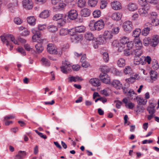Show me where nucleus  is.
Segmentation results:
<instances>
[{
	"instance_id": "1",
	"label": "nucleus",
	"mask_w": 159,
	"mask_h": 159,
	"mask_svg": "<svg viewBox=\"0 0 159 159\" xmlns=\"http://www.w3.org/2000/svg\"><path fill=\"white\" fill-rule=\"evenodd\" d=\"M101 70L102 73L99 75V78L101 81L106 84H110V78L106 73H107L109 71V70L107 68V66H102L101 68Z\"/></svg>"
},
{
	"instance_id": "2",
	"label": "nucleus",
	"mask_w": 159,
	"mask_h": 159,
	"mask_svg": "<svg viewBox=\"0 0 159 159\" xmlns=\"http://www.w3.org/2000/svg\"><path fill=\"white\" fill-rule=\"evenodd\" d=\"M32 32L34 34L32 36V41L33 42L37 41L38 42L42 43L43 39L41 38V34L39 31L35 29H33Z\"/></svg>"
},
{
	"instance_id": "3",
	"label": "nucleus",
	"mask_w": 159,
	"mask_h": 159,
	"mask_svg": "<svg viewBox=\"0 0 159 159\" xmlns=\"http://www.w3.org/2000/svg\"><path fill=\"white\" fill-rule=\"evenodd\" d=\"M62 66H61V71L64 73L67 74L68 72L71 70V65L69 62L67 61H65L64 62L62 61Z\"/></svg>"
},
{
	"instance_id": "4",
	"label": "nucleus",
	"mask_w": 159,
	"mask_h": 159,
	"mask_svg": "<svg viewBox=\"0 0 159 159\" xmlns=\"http://www.w3.org/2000/svg\"><path fill=\"white\" fill-rule=\"evenodd\" d=\"M53 19L54 20H58V24L61 26H63L65 23L66 20L63 18L62 14H57L55 15L53 17Z\"/></svg>"
},
{
	"instance_id": "5",
	"label": "nucleus",
	"mask_w": 159,
	"mask_h": 159,
	"mask_svg": "<svg viewBox=\"0 0 159 159\" xmlns=\"http://www.w3.org/2000/svg\"><path fill=\"white\" fill-rule=\"evenodd\" d=\"M104 25V23L102 20H100L95 23L94 24L93 27L91 29L94 31L97 30L99 31L102 29Z\"/></svg>"
},
{
	"instance_id": "6",
	"label": "nucleus",
	"mask_w": 159,
	"mask_h": 159,
	"mask_svg": "<svg viewBox=\"0 0 159 159\" xmlns=\"http://www.w3.org/2000/svg\"><path fill=\"white\" fill-rule=\"evenodd\" d=\"M157 15L156 12H152L151 14L150 20L151 22L150 24L152 26H155L159 24L158 20L157 19Z\"/></svg>"
},
{
	"instance_id": "7",
	"label": "nucleus",
	"mask_w": 159,
	"mask_h": 159,
	"mask_svg": "<svg viewBox=\"0 0 159 159\" xmlns=\"http://www.w3.org/2000/svg\"><path fill=\"white\" fill-rule=\"evenodd\" d=\"M132 27V23L129 21H126L123 24V28L124 30L127 33H129L131 31Z\"/></svg>"
},
{
	"instance_id": "8",
	"label": "nucleus",
	"mask_w": 159,
	"mask_h": 159,
	"mask_svg": "<svg viewBox=\"0 0 159 159\" xmlns=\"http://www.w3.org/2000/svg\"><path fill=\"white\" fill-rule=\"evenodd\" d=\"M159 43V35H154L150 39V45L152 47L156 46Z\"/></svg>"
},
{
	"instance_id": "9",
	"label": "nucleus",
	"mask_w": 159,
	"mask_h": 159,
	"mask_svg": "<svg viewBox=\"0 0 159 159\" xmlns=\"http://www.w3.org/2000/svg\"><path fill=\"white\" fill-rule=\"evenodd\" d=\"M140 8L139 9V12L140 15L142 16L146 17L149 14V6H148Z\"/></svg>"
},
{
	"instance_id": "10",
	"label": "nucleus",
	"mask_w": 159,
	"mask_h": 159,
	"mask_svg": "<svg viewBox=\"0 0 159 159\" xmlns=\"http://www.w3.org/2000/svg\"><path fill=\"white\" fill-rule=\"evenodd\" d=\"M78 16L77 11L75 10L72 9L69 12L68 17L70 20H74L76 19Z\"/></svg>"
},
{
	"instance_id": "11",
	"label": "nucleus",
	"mask_w": 159,
	"mask_h": 159,
	"mask_svg": "<svg viewBox=\"0 0 159 159\" xmlns=\"http://www.w3.org/2000/svg\"><path fill=\"white\" fill-rule=\"evenodd\" d=\"M153 70H151L150 71V82L151 83L153 82L154 81L156 80L157 78V73L155 71Z\"/></svg>"
},
{
	"instance_id": "12",
	"label": "nucleus",
	"mask_w": 159,
	"mask_h": 159,
	"mask_svg": "<svg viewBox=\"0 0 159 159\" xmlns=\"http://www.w3.org/2000/svg\"><path fill=\"white\" fill-rule=\"evenodd\" d=\"M23 7L26 9L30 10L33 7V3L30 0H24L22 1Z\"/></svg>"
},
{
	"instance_id": "13",
	"label": "nucleus",
	"mask_w": 159,
	"mask_h": 159,
	"mask_svg": "<svg viewBox=\"0 0 159 159\" xmlns=\"http://www.w3.org/2000/svg\"><path fill=\"white\" fill-rule=\"evenodd\" d=\"M151 64V68L154 70H157L159 68V65L158 61L154 59L152 60L150 57V64Z\"/></svg>"
},
{
	"instance_id": "14",
	"label": "nucleus",
	"mask_w": 159,
	"mask_h": 159,
	"mask_svg": "<svg viewBox=\"0 0 159 159\" xmlns=\"http://www.w3.org/2000/svg\"><path fill=\"white\" fill-rule=\"evenodd\" d=\"M111 6L112 8L115 10H118L122 8L121 3L119 2L116 1L112 2Z\"/></svg>"
},
{
	"instance_id": "15",
	"label": "nucleus",
	"mask_w": 159,
	"mask_h": 159,
	"mask_svg": "<svg viewBox=\"0 0 159 159\" xmlns=\"http://www.w3.org/2000/svg\"><path fill=\"white\" fill-rule=\"evenodd\" d=\"M111 84L112 86L117 89H120L122 88V84L118 80H113Z\"/></svg>"
},
{
	"instance_id": "16",
	"label": "nucleus",
	"mask_w": 159,
	"mask_h": 159,
	"mask_svg": "<svg viewBox=\"0 0 159 159\" xmlns=\"http://www.w3.org/2000/svg\"><path fill=\"white\" fill-rule=\"evenodd\" d=\"M47 50L48 52L50 54L56 53V49L53 44L49 43L47 45Z\"/></svg>"
},
{
	"instance_id": "17",
	"label": "nucleus",
	"mask_w": 159,
	"mask_h": 159,
	"mask_svg": "<svg viewBox=\"0 0 159 159\" xmlns=\"http://www.w3.org/2000/svg\"><path fill=\"white\" fill-rule=\"evenodd\" d=\"M122 101L125 104L126 107L129 109H133L134 106V103L131 102H128V100L126 98H124Z\"/></svg>"
},
{
	"instance_id": "18",
	"label": "nucleus",
	"mask_w": 159,
	"mask_h": 159,
	"mask_svg": "<svg viewBox=\"0 0 159 159\" xmlns=\"http://www.w3.org/2000/svg\"><path fill=\"white\" fill-rule=\"evenodd\" d=\"M26 152L25 151H20L16 155L15 159H23L26 155Z\"/></svg>"
},
{
	"instance_id": "19",
	"label": "nucleus",
	"mask_w": 159,
	"mask_h": 159,
	"mask_svg": "<svg viewBox=\"0 0 159 159\" xmlns=\"http://www.w3.org/2000/svg\"><path fill=\"white\" fill-rule=\"evenodd\" d=\"M149 23L147 22L144 25V29L142 31V34L146 36L149 33Z\"/></svg>"
},
{
	"instance_id": "20",
	"label": "nucleus",
	"mask_w": 159,
	"mask_h": 159,
	"mask_svg": "<svg viewBox=\"0 0 159 159\" xmlns=\"http://www.w3.org/2000/svg\"><path fill=\"white\" fill-rule=\"evenodd\" d=\"M91 14V11L87 8H84L80 11V14L81 16L86 17L89 16Z\"/></svg>"
},
{
	"instance_id": "21",
	"label": "nucleus",
	"mask_w": 159,
	"mask_h": 159,
	"mask_svg": "<svg viewBox=\"0 0 159 159\" xmlns=\"http://www.w3.org/2000/svg\"><path fill=\"white\" fill-rule=\"evenodd\" d=\"M157 104V102L156 101H153L152 102L150 103V114L155 113L156 111L155 107Z\"/></svg>"
},
{
	"instance_id": "22",
	"label": "nucleus",
	"mask_w": 159,
	"mask_h": 159,
	"mask_svg": "<svg viewBox=\"0 0 159 159\" xmlns=\"http://www.w3.org/2000/svg\"><path fill=\"white\" fill-rule=\"evenodd\" d=\"M10 34H6L5 36L1 35L0 36V38L2 42L3 43H6V45L8 46L9 44V39Z\"/></svg>"
},
{
	"instance_id": "23",
	"label": "nucleus",
	"mask_w": 159,
	"mask_h": 159,
	"mask_svg": "<svg viewBox=\"0 0 159 159\" xmlns=\"http://www.w3.org/2000/svg\"><path fill=\"white\" fill-rule=\"evenodd\" d=\"M89 82L93 86H98L101 85V82L99 80L96 78L91 79Z\"/></svg>"
},
{
	"instance_id": "24",
	"label": "nucleus",
	"mask_w": 159,
	"mask_h": 159,
	"mask_svg": "<svg viewBox=\"0 0 159 159\" xmlns=\"http://www.w3.org/2000/svg\"><path fill=\"white\" fill-rule=\"evenodd\" d=\"M128 9L131 11H134L137 9V7L135 3H130L127 5Z\"/></svg>"
},
{
	"instance_id": "25",
	"label": "nucleus",
	"mask_w": 159,
	"mask_h": 159,
	"mask_svg": "<svg viewBox=\"0 0 159 159\" xmlns=\"http://www.w3.org/2000/svg\"><path fill=\"white\" fill-rule=\"evenodd\" d=\"M35 45V48L36 49V52L37 53H41L43 50V46L42 43L38 42Z\"/></svg>"
},
{
	"instance_id": "26",
	"label": "nucleus",
	"mask_w": 159,
	"mask_h": 159,
	"mask_svg": "<svg viewBox=\"0 0 159 159\" xmlns=\"http://www.w3.org/2000/svg\"><path fill=\"white\" fill-rule=\"evenodd\" d=\"M134 42L135 43V47L136 49H141L142 47V44L140 39H134Z\"/></svg>"
},
{
	"instance_id": "27",
	"label": "nucleus",
	"mask_w": 159,
	"mask_h": 159,
	"mask_svg": "<svg viewBox=\"0 0 159 159\" xmlns=\"http://www.w3.org/2000/svg\"><path fill=\"white\" fill-rule=\"evenodd\" d=\"M106 39L102 35H100L97 39L96 43L98 44H102L106 42Z\"/></svg>"
},
{
	"instance_id": "28",
	"label": "nucleus",
	"mask_w": 159,
	"mask_h": 159,
	"mask_svg": "<svg viewBox=\"0 0 159 159\" xmlns=\"http://www.w3.org/2000/svg\"><path fill=\"white\" fill-rule=\"evenodd\" d=\"M103 35L106 40L111 39L113 36L111 32L107 30L104 32Z\"/></svg>"
},
{
	"instance_id": "29",
	"label": "nucleus",
	"mask_w": 159,
	"mask_h": 159,
	"mask_svg": "<svg viewBox=\"0 0 159 159\" xmlns=\"http://www.w3.org/2000/svg\"><path fill=\"white\" fill-rule=\"evenodd\" d=\"M127 95L130 97L131 99H134L135 98L137 99V94L134 92L133 89H129Z\"/></svg>"
},
{
	"instance_id": "30",
	"label": "nucleus",
	"mask_w": 159,
	"mask_h": 159,
	"mask_svg": "<svg viewBox=\"0 0 159 159\" xmlns=\"http://www.w3.org/2000/svg\"><path fill=\"white\" fill-rule=\"evenodd\" d=\"M122 16V15L121 13H115L112 14L111 18L114 20H118L121 19Z\"/></svg>"
},
{
	"instance_id": "31",
	"label": "nucleus",
	"mask_w": 159,
	"mask_h": 159,
	"mask_svg": "<svg viewBox=\"0 0 159 159\" xmlns=\"http://www.w3.org/2000/svg\"><path fill=\"white\" fill-rule=\"evenodd\" d=\"M49 16V12L48 10H44L39 15V17L42 18H46Z\"/></svg>"
},
{
	"instance_id": "32",
	"label": "nucleus",
	"mask_w": 159,
	"mask_h": 159,
	"mask_svg": "<svg viewBox=\"0 0 159 159\" xmlns=\"http://www.w3.org/2000/svg\"><path fill=\"white\" fill-rule=\"evenodd\" d=\"M84 37L86 39L88 40H91L94 38L92 33L90 32H87L85 33Z\"/></svg>"
},
{
	"instance_id": "33",
	"label": "nucleus",
	"mask_w": 159,
	"mask_h": 159,
	"mask_svg": "<svg viewBox=\"0 0 159 159\" xmlns=\"http://www.w3.org/2000/svg\"><path fill=\"white\" fill-rule=\"evenodd\" d=\"M142 53V51L141 49H135L132 51V54L135 55V57H139Z\"/></svg>"
},
{
	"instance_id": "34",
	"label": "nucleus",
	"mask_w": 159,
	"mask_h": 159,
	"mask_svg": "<svg viewBox=\"0 0 159 159\" xmlns=\"http://www.w3.org/2000/svg\"><path fill=\"white\" fill-rule=\"evenodd\" d=\"M27 21L28 23L32 25L35 24V19L34 16H30L27 18Z\"/></svg>"
},
{
	"instance_id": "35",
	"label": "nucleus",
	"mask_w": 159,
	"mask_h": 159,
	"mask_svg": "<svg viewBox=\"0 0 159 159\" xmlns=\"http://www.w3.org/2000/svg\"><path fill=\"white\" fill-rule=\"evenodd\" d=\"M141 32V30L140 29H136L133 32V36L135 38V39H139V36Z\"/></svg>"
},
{
	"instance_id": "36",
	"label": "nucleus",
	"mask_w": 159,
	"mask_h": 159,
	"mask_svg": "<svg viewBox=\"0 0 159 159\" xmlns=\"http://www.w3.org/2000/svg\"><path fill=\"white\" fill-rule=\"evenodd\" d=\"M117 64L119 67H123L125 65V60L123 58H120L118 61Z\"/></svg>"
},
{
	"instance_id": "37",
	"label": "nucleus",
	"mask_w": 159,
	"mask_h": 159,
	"mask_svg": "<svg viewBox=\"0 0 159 159\" xmlns=\"http://www.w3.org/2000/svg\"><path fill=\"white\" fill-rule=\"evenodd\" d=\"M69 33L68 30L65 28H62L59 31V35L63 36L67 35Z\"/></svg>"
},
{
	"instance_id": "38",
	"label": "nucleus",
	"mask_w": 159,
	"mask_h": 159,
	"mask_svg": "<svg viewBox=\"0 0 159 159\" xmlns=\"http://www.w3.org/2000/svg\"><path fill=\"white\" fill-rule=\"evenodd\" d=\"M141 64L142 65L145 64L147 62L149 64V56H147L146 57L145 56H142L141 57Z\"/></svg>"
},
{
	"instance_id": "39",
	"label": "nucleus",
	"mask_w": 159,
	"mask_h": 159,
	"mask_svg": "<svg viewBox=\"0 0 159 159\" xmlns=\"http://www.w3.org/2000/svg\"><path fill=\"white\" fill-rule=\"evenodd\" d=\"M85 28L83 25L76 27H75V30L76 32L81 33L85 31Z\"/></svg>"
},
{
	"instance_id": "40",
	"label": "nucleus",
	"mask_w": 159,
	"mask_h": 159,
	"mask_svg": "<svg viewBox=\"0 0 159 159\" xmlns=\"http://www.w3.org/2000/svg\"><path fill=\"white\" fill-rule=\"evenodd\" d=\"M129 41V39L126 36L122 37L120 40V43L123 45L126 44Z\"/></svg>"
},
{
	"instance_id": "41",
	"label": "nucleus",
	"mask_w": 159,
	"mask_h": 159,
	"mask_svg": "<svg viewBox=\"0 0 159 159\" xmlns=\"http://www.w3.org/2000/svg\"><path fill=\"white\" fill-rule=\"evenodd\" d=\"M69 79H70V82H72V81L75 82L78 80H83L81 77L78 76L75 77L72 76L69 78Z\"/></svg>"
},
{
	"instance_id": "42",
	"label": "nucleus",
	"mask_w": 159,
	"mask_h": 159,
	"mask_svg": "<svg viewBox=\"0 0 159 159\" xmlns=\"http://www.w3.org/2000/svg\"><path fill=\"white\" fill-rule=\"evenodd\" d=\"M48 30L52 32H54L57 30V27L53 25H51L48 27Z\"/></svg>"
},
{
	"instance_id": "43",
	"label": "nucleus",
	"mask_w": 159,
	"mask_h": 159,
	"mask_svg": "<svg viewBox=\"0 0 159 159\" xmlns=\"http://www.w3.org/2000/svg\"><path fill=\"white\" fill-rule=\"evenodd\" d=\"M132 69L131 67L129 66H126L124 69V72L125 74H131Z\"/></svg>"
},
{
	"instance_id": "44",
	"label": "nucleus",
	"mask_w": 159,
	"mask_h": 159,
	"mask_svg": "<svg viewBox=\"0 0 159 159\" xmlns=\"http://www.w3.org/2000/svg\"><path fill=\"white\" fill-rule=\"evenodd\" d=\"M98 2V0H89L88 4L91 7H94L96 5Z\"/></svg>"
},
{
	"instance_id": "45",
	"label": "nucleus",
	"mask_w": 159,
	"mask_h": 159,
	"mask_svg": "<svg viewBox=\"0 0 159 159\" xmlns=\"http://www.w3.org/2000/svg\"><path fill=\"white\" fill-rule=\"evenodd\" d=\"M43 65L48 66L50 65V63L48 60L44 57H43L41 60Z\"/></svg>"
},
{
	"instance_id": "46",
	"label": "nucleus",
	"mask_w": 159,
	"mask_h": 159,
	"mask_svg": "<svg viewBox=\"0 0 159 159\" xmlns=\"http://www.w3.org/2000/svg\"><path fill=\"white\" fill-rule=\"evenodd\" d=\"M150 120L152 119H154V120L158 122H159V117L156 116L155 113H152L150 114L149 116Z\"/></svg>"
},
{
	"instance_id": "47",
	"label": "nucleus",
	"mask_w": 159,
	"mask_h": 159,
	"mask_svg": "<svg viewBox=\"0 0 159 159\" xmlns=\"http://www.w3.org/2000/svg\"><path fill=\"white\" fill-rule=\"evenodd\" d=\"M85 3L86 2L85 0H79L77 2L78 6L80 8L84 7Z\"/></svg>"
},
{
	"instance_id": "48",
	"label": "nucleus",
	"mask_w": 159,
	"mask_h": 159,
	"mask_svg": "<svg viewBox=\"0 0 159 159\" xmlns=\"http://www.w3.org/2000/svg\"><path fill=\"white\" fill-rule=\"evenodd\" d=\"M93 14L94 18H98L101 16V13L100 10H96L93 12Z\"/></svg>"
},
{
	"instance_id": "49",
	"label": "nucleus",
	"mask_w": 159,
	"mask_h": 159,
	"mask_svg": "<svg viewBox=\"0 0 159 159\" xmlns=\"http://www.w3.org/2000/svg\"><path fill=\"white\" fill-rule=\"evenodd\" d=\"M141 57L139 58V57H135L134 59V63L136 65L141 64Z\"/></svg>"
},
{
	"instance_id": "50",
	"label": "nucleus",
	"mask_w": 159,
	"mask_h": 159,
	"mask_svg": "<svg viewBox=\"0 0 159 159\" xmlns=\"http://www.w3.org/2000/svg\"><path fill=\"white\" fill-rule=\"evenodd\" d=\"M138 103L140 105H144L147 102L146 99H144L141 98H139L138 99Z\"/></svg>"
},
{
	"instance_id": "51",
	"label": "nucleus",
	"mask_w": 159,
	"mask_h": 159,
	"mask_svg": "<svg viewBox=\"0 0 159 159\" xmlns=\"http://www.w3.org/2000/svg\"><path fill=\"white\" fill-rule=\"evenodd\" d=\"M103 58L104 61L107 62H108L109 60V55L108 53L105 52L102 54Z\"/></svg>"
},
{
	"instance_id": "52",
	"label": "nucleus",
	"mask_w": 159,
	"mask_h": 159,
	"mask_svg": "<svg viewBox=\"0 0 159 159\" xmlns=\"http://www.w3.org/2000/svg\"><path fill=\"white\" fill-rule=\"evenodd\" d=\"M139 4L142 7H145L147 4V0H138Z\"/></svg>"
},
{
	"instance_id": "53",
	"label": "nucleus",
	"mask_w": 159,
	"mask_h": 159,
	"mask_svg": "<svg viewBox=\"0 0 159 159\" xmlns=\"http://www.w3.org/2000/svg\"><path fill=\"white\" fill-rule=\"evenodd\" d=\"M107 3L106 0H102L100 3V8L102 9L105 8L107 5Z\"/></svg>"
},
{
	"instance_id": "54",
	"label": "nucleus",
	"mask_w": 159,
	"mask_h": 159,
	"mask_svg": "<svg viewBox=\"0 0 159 159\" xmlns=\"http://www.w3.org/2000/svg\"><path fill=\"white\" fill-rule=\"evenodd\" d=\"M8 10L12 13L14 12L15 11L14 7L12 3H10L7 5Z\"/></svg>"
},
{
	"instance_id": "55",
	"label": "nucleus",
	"mask_w": 159,
	"mask_h": 159,
	"mask_svg": "<svg viewBox=\"0 0 159 159\" xmlns=\"http://www.w3.org/2000/svg\"><path fill=\"white\" fill-rule=\"evenodd\" d=\"M81 39V37L80 36L77 35L73 36L72 38L74 40V41L76 43L80 40Z\"/></svg>"
},
{
	"instance_id": "56",
	"label": "nucleus",
	"mask_w": 159,
	"mask_h": 159,
	"mask_svg": "<svg viewBox=\"0 0 159 159\" xmlns=\"http://www.w3.org/2000/svg\"><path fill=\"white\" fill-rule=\"evenodd\" d=\"M9 36V39H10L15 44L19 45L18 42L15 39L14 37L12 35L10 34Z\"/></svg>"
},
{
	"instance_id": "57",
	"label": "nucleus",
	"mask_w": 159,
	"mask_h": 159,
	"mask_svg": "<svg viewBox=\"0 0 159 159\" xmlns=\"http://www.w3.org/2000/svg\"><path fill=\"white\" fill-rule=\"evenodd\" d=\"M133 51L131 50L130 49H126L124 51V54L127 56H129L130 54H132Z\"/></svg>"
},
{
	"instance_id": "58",
	"label": "nucleus",
	"mask_w": 159,
	"mask_h": 159,
	"mask_svg": "<svg viewBox=\"0 0 159 159\" xmlns=\"http://www.w3.org/2000/svg\"><path fill=\"white\" fill-rule=\"evenodd\" d=\"M120 28L118 27H115L113 28L112 30L111 33L115 34H117L119 31Z\"/></svg>"
},
{
	"instance_id": "59",
	"label": "nucleus",
	"mask_w": 159,
	"mask_h": 159,
	"mask_svg": "<svg viewBox=\"0 0 159 159\" xmlns=\"http://www.w3.org/2000/svg\"><path fill=\"white\" fill-rule=\"evenodd\" d=\"M127 49L131 50L134 46V43L132 41H129L126 44Z\"/></svg>"
},
{
	"instance_id": "60",
	"label": "nucleus",
	"mask_w": 159,
	"mask_h": 159,
	"mask_svg": "<svg viewBox=\"0 0 159 159\" xmlns=\"http://www.w3.org/2000/svg\"><path fill=\"white\" fill-rule=\"evenodd\" d=\"M14 22L17 25H20L22 22L21 20L19 17H16L14 19Z\"/></svg>"
},
{
	"instance_id": "61",
	"label": "nucleus",
	"mask_w": 159,
	"mask_h": 159,
	"mask_svg": "<svg viewBox=\"0 0 159 159\" xmlns=\"http://www.w3.org/2000/svg\"><path fill=\"white\" fill-rule=\"evenodd\" d=\"M65 48H58L56 49V53H58L60 55H61L63 51L65 50Z\"/></svg>"
},
{
	"instance_id": "62",
	"label": "nucleus",
	"mask_w": 159,
	"mask_h": 159,
	"mask_svg": "<svg viewBox=\"0 0 159 159\" xmlns=\"http://www.w3.org/2000/svg\"><path fill=\"white\" fill-rule=\"evenodd\" d=\"M66 4L63 1H60L58 2V7L59 9L63 8L66 7Z\"/></svg>"
},
{
	"instance_id": "63",
	"label": "nucleus",
	"mask_w": 159,
	"mask_h": 159,
	"mask_svg": "<svg viewBox=\"0 0 159 159\" xmlns=\"http://www.w3.org/2000/svg\"><path fill=\"white\" fill-rule=\"evenodd\" d=\"M135 78L134 77H131L127 79L126 80L129 82V84H131L135 82Z\"/></svg>"
},
{
	"instance_id": "64",
	"label": "nucleus",
	"mask_w": 159,
	"mask_h": 159,
	"mask_svg": "<svg viewBox=\"0 0 159 159\" xmlns=\"http://www.w3.org/2000/svg\"><path fill=\"white\" fill-rule=\"evenodd\" d=\"M18 51L23 56H25L26 54L25 51L22 48H18Z\"/></svg>"
}]
</instances>
